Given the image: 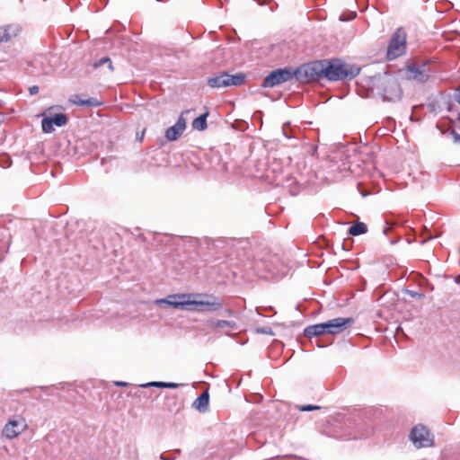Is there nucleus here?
Wrapping results in <instances>:
<instances>
[{
  "instance_id": "nucleus-1",
  "label": "nucleus",
  "mask_w": 460,
  "mask_h": 460,
  "mask_svg": "<svg viewBox=\"0 0 460 460\" xmlns=\"http://www.w3.org/2000/svg\"><path fill=\"white\" fill-rule=\"evenodd\" d=\"M155 304L161 307H172L193 312H217L223 307L220 298L199 293H184L167 296L165 298L157 299Z\"/></svg>"
},
{
  "instance_id": "nucleus-2",
  "label": "nucleus",
  "mask_w": 460,
  "mask_h": 460,
  "mask_svg": "<svg viewBox=\"0 0 460 460\" xmlns=\"http://www.w3.org/2000/svg\"><path fill=\"white\" fill-rule=\"evenodd\" d=\"M371 91L385 102H396L402 97V90L397 79L387 74L377 75L371 79Z\"/></svg>"
},
{
  "instance_id": "nucleus-3",
  "label": "nucleus",
  "mask_w": 460,
  "mask_h": 460,
  "mask_svg": "<svg viewBox=\"0 0 460 460\" xmlns=\"http://www.w3.org/2000/svg\"><path fill=\"white\" fill-rule=\"evenodd\" d=\"M324 70L328 81L351 80L360 72L357 66L344 63L341 59L324 60Z\"/></svg>"
},
{
  "instance_id": "nucleus-4",
  "label": "nucleus",
  "mask_w": 460,
  "mask_h": 460,
  "mask_svg": "<svg viewBox=\"0 0 460 460\" xmlns=\"http://www.w3.org/2000/svg\"><path fill=\"white\" fill-rule=\"evenodd\" d=\"M324 60L313 61L295 69V77L300 83L320 82L325 79Z\"/></svg>"
},
{
  "instance_id": "nucleus-5",
  "label": "nucleus",
  "mask_w": 460,
  "mask_h": 460,
  "mask_svg": "<svg viewBox=\"0 0 460 460\" xmlns=\"http://www.w3.org/2000/svg\"><path fill=\"white\" fill-rule=\"evenodd\" d=\"M406 32L402 28H398L392 35L386 50V58L394 60L405 53Z\"/></svg>"
},
{
  "instance_id": "nucleus-6",
  "label": "nucleus",
  "mask_w": 460,
  "mask_h": 460,
  "mask_svg": "<svg viewBox=\"0 0 460 460\" xmlns=\"http://www.w3.org/2000/svg\"><path fill=\"white\" fill-rule=\"evenodd\" d=\"M245 81V75L238 73L236 75H229L226 72H219L208 79V85L212 88H221L229 86L242 85Z\"/></svg>"
},
{
  "instance_id": "nucleus-7",
  "label": "nucleus",
  "mask_w": 460,
  "mask_h": 460,
  "mask_svg": "<svg viewBox=\"0 0 460 460\" xmlns=\"http://www.w3.org/2000/svg\"><path fill=\"white\" fill-rule=\"evenodd\" d=\"M295 77V70L288 67L279 68L271 71L262 81L261 87L272 88Z\"/></svg>"
},
{
  "instance_id": "nucleus-8",
  "label": "nucleus",
  "mask_w": 460,
  "mask_h": 460,
  "mask_svg": "<svg viewBox=\"0 0 460 460\" xmlns=\"http://www.w3.org/2000/svg\"><path fill=\"white\" fill-rule=\"evenodd\" d=\"M28 425L25 419L21 415H16L8 420L2 429L3 437L7 439H13L22 433Z\"/></svg>"
},
{
  "instance_id": "nucleus-9",
  "label": "nucleus",
  "mask_w": 460,
  "mask_h": 460,
  "mask_svg": "<svg viewBox=\"0 0 460 460\" xmlns=\"http://www.w3.org/2000/svg\"><path fill=\"white\" fill-rule=\"evenodd\" d=\"M410 439L417 448L433 445V436L429 429L422 425H417L411 429Z\"/></svg>"
},
{
  "instance_id": "nucleus-10",
  "label": "nucleus",
  "mask_w": 460,
  "mask_h": 460,
  "mask_svg": "<svg viewBox=\"0 0 460 460\" xmlns=\"http://www.w3.org/2000/svg\"><path fill=\"white\" fill-rule=\"evenodd\" d=\"M327 334L337 335L343 332L354 323L352 317H337L325 322Z\"/></svg>"
},
{
  "instance_id": "nucleus-11",
  "label": "nucleus",
  "mask_w": 460,
  "mask_h": 460,
  "mask_svg": "<svg viewBox=\"0 0 460 460\" xmlns=\"http://www.w3.org/2000/svg\"><path fill=\"white\" fill-rule=\"evenodd\" d=\"M190 111H185L181 113L176 123L168 128L165 131L164 137L169 141L177 140L183 133L186 128V119L183 117L184 114L189 113Z\"/></svg>"
},
{
  "instance_id": "nucleus-12",
  "label": "nucleus",
  "mask_w": 460,
  "mask_h": 460,
  "mask_svg": "<svg viewBox=\"0 0 460 460\" xmlns=\"http://www.w3.org/2000/svg\"><path fill=\"white\" fill-rule=\"evenodd\" d=\"M406 75L408 79L414 80L418 83H425L429 78V70L426 69V64H423L421 66L414 64L409 66L407 67Z\"/></svg>"
},
{
  "instance_id": "nucleus-13",
  "label": "nucleus",
  "mask_w": 460,
  "mask_h": 460,
  "mask_svg": "<svg viewBox=\"0 0 460 460\" xmlns=\"http://www.w3.org/2000/svg\"><path fill=\"white\" fill-rule=\"evenodd\" d=\"M22 28L17 23H12L0 27V43L9 41L12 38L17 36Z\"/></svg>"
},
{
  "instance_id": "nucleus-14",
  "label": "nucleus",
  "mask_w": 460,
  "mask_h": 460,
  "mask_svg": "<svg viewBox=\"0 0 460 460\" xmlns=\"http://www.w3.org/2000/svg\"><path fill=\"white\" fill-rule=\"evenodd\" d=\"M326 328L327 325L325 323L309 325L304 330V335L305 337L311 339L313 337L327 334Z\"/></svg>"
},
{
  "instance_id": "nucleus-15",
  "label": "nucleus",
  "mask_w": 460,
  "mask_h": 460,
  "mask_svg": "<svg viewBox=\"0 0 460 460\" xmlns=\"http://www.w3.org/2000/svg\"><path fill=\"white\" fill-rule=\"evenodd\" d=\"M205 324L211 330H216L217 328H225V327H227L231 330H235L237 328V324L234 321L218 320V319H215V318L208 319L205 322Z\"/></svg>"
},
{
  "instance_id": "nucleus-16",
  "label": "nucleus",
  "mask_w": 460,
  "mask_h": 460,
  "mask_svg": "<svg viewBox=\"0 0 460 460\" xmlns=\"http://www.w3.org/2000/svg\"><path fill=\"white\" fill-rule=\"evenodd\" d=\"M209 404V394L208 391H204L197 399L193 402L192 407L199 412H206L208 410Z\"/></svg>"
},
{
  "instance_id": "nucleus-17",
  "label": "nucleus",
  "mask_w": 460,
  "mask_h": 460,
  "mask_svg": "<svg viewBox=\"0 0 460 460\" xmlns=\"http://www.w3.org/2000/svg\"><path fill=\"white\" fill-rule=\"evenodd\" d=\"M74 104L79 106H88V107H97L101 104L95 98H88L86 100H83L79 97V95H73L70 100Z\"/></svg>"
},
{
  "instance_id": "nucleus-18",
  "label": "nucleus",
  "mask_w": 460,
  "mask_h": 460,
  "mask_svg": "<svg viewBox=\"0 0 460 460\" xmlns=\"http://www.w3.org/2000/svg\"><path fill=\"white\" fill-rule=\"evenodd\" d=\"M182 385L181 384L178 383H172V382H160V381H153L148 382L144 385H142V387L147 388V387H158V388H170V389H175L179 386Z\"/></svg>"
},
{
  "instance_id": "nucleus-19",
  "label": "nucleus",
  "mask_w": 460,
  "mask_h": 460,
  "mask_svg": "<svg viewBox=\"0 0 460 460\" xmlns=\"http://www.w3.org/2000/svg\"><path fill=\"white\" fill-rule=\"evenodd\" d=\"M208 116V112H206L204 114H201L200 116H199L195 119H193V121L191 123L192 128L195 130H198V131L205 130L208 127V124H207Z\"/></svg>"
},
{
  "instance_id": "nucleus-20",
  "label": "nucleus",
  "mask_w": 460,
  "mask_h": 460,
  "mask_svg": "<svg viewBox=\"0 0 460 460\" xmlns=\"http://www.w3.org/2000/svg\"><path fill=\"white\" fill-rule=\"evenodd\" d=\"M367 232V226L363 222H358L349 228V234L354 236L366 234Z\"/></svg>"
},
{
  "instance_id": "nucleus-21",
  "label": "nucleus",
  "mask_w": 460,
  "mask_h": 460,
  "mask_svg": "<svg viewBox=\"0 0 460 460\" xmlns=\"http://www.w3.org/2000/svg\"><path fill=\"white\" fill-rule=\"evenodd\" d=\"M48 118L50 119L52 124L56 125L57 127H63L67 122V117L64 113H56Z\"/></svg>"
},
{
  "instance_id": "nucleus-22",
  "label": "nucleus",
  "mask_w": 460,
  "mask_h": 460,
  "mask_svg": "<svg viewBox=\"0 0 460 460\" xmlns=\"http://www.w3.org/2000/svg\"><path fill=\"white\" fill-rule=\"evenodd\" d=\"M108 65V68L110 71H112L113 70V66H112V62L111 60V58L109 57H103L102 58H100L99 60H96L94 63H93V66L94 67H100L103 65Z\"/></svg>"
},
{
  "instance_id": "nucleus-23",
  "label": "nucleus",
  "mask_w": 460,
  "mask_h": 460,
  "mask_svg": "<svg viewBox=\"0 0 460 460\" xmlns=\"http://www.w3.org/2000/svg\"><path fill=\"white\" fill-rule=\"evenodd\" d=\"M41 128H42V131L44 133H52L55 130L54 125L50 121V119H49L48 117H45L44 119H42Z\"/></svg>"
},
{
  "instance_id": "nucleus-24",
  "label": "nucleus",
  "mask_w": 460,
  "mask_h": 460,
  "mask_svg": "<svg viewBox=\"0 0 460 460\" xmlns=\"http://www.w3.org/2000/svg\"><path fill=\"white\" fill-rule=\"evenodd\" d=\"M298 409L301 411H311L320 410L321 407L318 405L305 404V405L299 406Z\"/></svg>"
},
{
  "instance_id": "nucleus-25",
  "label": "nucleus",
  "mask_w": 460,
  "mask_h": 460,
  "mask_svg": "<svg viewBox=\"0 0 460 460\" xmlns=\"http://www.w3.org/2000/svg\"><path fill=\"white\" fill-rule=\"evenodd\" d=\"M405 292H406V294H408L412 298L420 299V298L424 297V294L423 293H420V292L413 291V290H409V289L405 290Z\"/></svg>"
},
{
  "instance_id": "nucleus-26",
  "label": "nucleus",
  "mask_w": 460,
  "mask_h": 460,
  "mask_svg": "<svg viewBox=\"0 0 460 460\" xmlns=\"http://www.w3.org/2000/svg\"><path fill=\"white\" fill-rule=\"evenodd\" d=\"M0 164L2 167H9L10 166V163H9V157H7L6 155L5 156H1L0 157Z\"/></svg>"
},
{
  "instance_id": "nucleus-27",
  "label": "nucleus",
  "mask_w": 460,
  "mask_h": 460,
  "mask_svg": "<svg viewBox=\"0 0 460 460\" xmlns=\"http://www.w3.org/2000/svg\"><path fill=\"white\" fill-rule=\"evenodd\" d=\"M451 135L453 137V140L456 144H460V134L456 132L455 130H452Z\"/></svg>"
},
{
  "instance_id": "nucleus-28",
  "label": "nucleus",
  "mask_w": 460,
  "mask_h": 460,
  "mask_svg": "<svg viewBox=\"0 0 460 460\" xmlns=\"http://www.w3.org/2000/svg\"><path fill=\"white\" fill-rule=\"evenodd\" d=\"M258 332L263 333V334H269L272 333L271 329L269 327H262L258 329Z\"/></svg>"
},
{
  "instance_id": "nucleus-29",
  "label": "nucleus",
  "mask_w": 460,
  "mask_h": 460,
  "mask_svg": "<svg viewBox=\"0 0 460 460\" xmlns=\"http://www.w3.org/2000/svg\"><path fill=\"white\" fill-rule=\"evenodd\" d=\"M29 92L31 95L36 94L39 93V87L37 85L31 86Z\"/></svg>"
},
{
  "instance_id": "nucleus-30",
  "label": "nucleus",
  "mask_w": 460,
  "mask_h": 460,
  "mask_svg": "<svg viewBox=\"0 0 460 460\" xmlns=\"http://www.w3.org/2000/svg\"><path fill=\"white\" fill-rule=\"evenodd\" d=\"M160 459L161 460H174L175 459V456H165L164 454H161L160 455Z\"/></svg>"
},
{
  "instance_id": "nucleus-31",
  "label": "nucleus",
  "mask_w": 460,
  "mask_h": 460,
  "mask_svg": "<svg viewBox=\"0 0 460 460\" xmlns=\"http://www.w3.org/2000/svg\"><path fill=\"white\" fill-rule=\"evenodd\" d=\"M114 385H115L116 386L126 387V386H128V383H126V382H123V381H116V382L114 383Z\"/></svg>"
},
{
  "instance_id": "nucleus-32",
  "label": "nucleus",
  "mask_w": 460,
  "mask_h": 460,
  "mask_svg": "<svg viewBox=\"0 0 460 460\" xmlns=\"http://www.w3.org/2000/svg\"><path fill=\"white\" fill-rule=\"evenodd\" d=\"M455 99L460 104V86L457 88L456 93H455Z\"/></svg>"
},
{
  "instance_id": "nucleus-33",
  "label": "nucleus",
  "mask_w": 460,
  "mask_h": 460,
  "mask_svg": "<svg viewBox=\"0 0 460 460\" xmlns=\"http://www.w3.org/2000/svg\"><path fill=\"white\" fill-rule=\"evenodd\" d=\"M282 134L287 137V138H291V136L288 134L285 127L282 128Z\"/></svg>"
},
{
  "instance_id": "nucleus-34",
  "label": "nucleus",
  "mask_w": 460,
  "mask_h": 460,
  "mask_svg": "<svg viewBox=\"0 0 460 460\" xmlns=\"http://www.w3.org/2000/svg\"><path fill=\"white\" fill-rule=\"evenodd\" d=\"M225 314L228 316H234V312L230 309L226 310Z\"/></svg>"
},
{
  "instance_id": "nucleus-35",
  "label": "nucleus",
  "mask_w": 460,
  "mask_h": 460,
  "mask_svg": "<svg viewBox=\"0 0 460 460\" xmlns=\"http://www.w3.org/2000/svg\"><path fill=\"white\" fill-rule=\"evenodd\" d=\"M259 4H264L268 0H255Z\"/></svg>"
},
{
  "instance_id": "nucleus-36",
  "label": "nucleus",
  "mask_w": 460,
  "mask_h": 460,
  "mask_svg": "<svg viewBox=\"0 0 460 460\" xmlns=\"http://www.w3.org/2000/svg\"><path fill=\"white\" fill-rule=\"evenodd\" d=\"M455 282L458 285H460V275L456 276L455 279Z\"/></svg>"
},
{
  "instance_id": "nucleus-37",
  "label": "nucleus",
  "mask_w": 460,
  "mask_h": 460,
  "mask_svg": "<svg viewBox=\"0 0 460 460\" xmlns=\"http://www.w3.org/2000/svg\"><path fill=\"white\" fill-rule=\"evenodd\" d=\"M388 230H389L388 227L384 228V230H383L384 234H386Z\"/></svg>"
},
{
  "instance_id": "nucleus-38",
  "label": "nucleus",
  "mask_w": 460,
  "mask_h": 460,
  "mask_svg": "<svg viewBox=\"0 0 460 460\" xmlns=\"http://www.w3.org/2000/svg\"><path fill=\"white\" fill-rule=\"evenodd\" d=\"M174 454L180 455L181 454V450L180 449L174 450Z\"/></svg>"
}]
</instances>
